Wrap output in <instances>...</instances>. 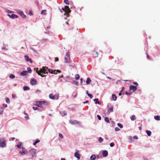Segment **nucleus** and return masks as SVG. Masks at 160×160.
Wrapping results in <instances>:
<instances>
[{"mask_svg":"<svg viewBox=\"0 0 160 160\" xmlns=\"http://www.w3.org/2000/svg\"><path fill=\"white\" fill-rule=\"evenodd\" d=\"M36 72L38 75H40L42 77H46V75H43L42 73L47 74L48 73V68L46 67H42L39 71H37Z\"/></svg>","mask_w":160,"mask_h":160,"instance_id":"obj_1","label":"nucleus"},{"mask_svg":"<svg viewBox=\"0 0 160 160\" xmlns=\"http://www.w3.org/2000/svg\"><path fill=\"white\" fill-rule=\"evenodd\" d=\"M62 10L65 12L64 14H66L67 17L69 16V13L71 12L69 7L67 6H65L64 8H62Z\"/></svg>","mask_w":160,"mask_h":160,"instance_id":"obj_2","label":"nucleus"},{"mask_svg":"<svg viewBox=\"0 0 160 160\" xmlns=\"http://www.w3.org/2000/svg\"><path fill=\"white\" fill-rule=\"evenodd\" d=\"M70 55L67 52L66 55H65V56L64 59L65 61L64 62H65L68 63L70 61V58L69 57Z\"/></svg>","mask_w":160,"mask_h":160,"instance_id":"obj_3","label":"nucleus"},{"mask_svg":"<svg viewBox=\"0 0 160 160\" xmlns=\"http://www.w3.org/2000/svg\"><path fill=\"white\" fill-rule=\"evenodd\" d=\"M5 142V141L4 138H0V146L2 147H5L6 145Z\"/></svg>","mask_w":160,"mask_h":160,"instance_id":"obj_4","label":"nucleus"},{"mask_svg":"<svg viewBox=\"0 0 160 160\" xmlns=\"http://www.w3.org/2000/svg\"><path fill=\"white\" fill-rule=\"evenodd\" d=\"M137 89V86H135L132 85H131L129 87L130 91H132V92H134L136 91Z\"/></svg>","mask_w":160,"mask_h":160,"instance_id":"obj_5","label":"nucleus"},{"mask_svg":"<svg viewBox=\"0 0 160 160\" xmlns=\"http://www.w3.org/2000/svg\"><path fill=\"white\" fill-rule=\"evenodd\" d=\"M69 122L72 125H74V124H79L80 122L76 120H70L69 121Z\"/></svg>","mask_w":160,"mask_h":160,"instance_id":"obj_6","label":"nucleus"},{"mask_svg":"<svg viewBox=\"0 0 160 160\" xmlns=\"http://www.w3.org/2000/svg\"><path fill=\"white\" fill-rule=\"evenodd\" d=\"M22 152H21V151H19V153L21 154H26L27 153V151L25 149L22 147Z\"/></svg>","mask_w":160,"mask_h":160,"instance_id":"obj_7","label":"nucleus"},{"mask_svg":"<svg viewBox=\"0 0 160 160\" xmlns=\"http://www.w3.org/2000/svg\"><path fill=\"white\" fill-rule=\"evenodd\" d=\"M24 58H25V60L27 62L29 61L30 63H32V61L31 58H29V57L28 55H25Z\"/></svg>","mask_w":160,"mask_h":160,"instance_id":"obj_8","label":"nucleus"},{"mask_svg":"<svg viewBox=\"0 0 160 160\" xmlns=\"http://www.w3.org/2000/svg\"><path fill=\"white\" fill-rule=\"evenodd\" d=\"M36 150L33 148L30 151V152L32 156H33L36 154Z\"/></svg>","mask_w":160,"mask_h":160,"instance_id":"obj_9","label":"nucleus"},{"mask_svg":"<svg viewBox=\"0 0 160 160\" xmlns=\"http://www.w3.org/2000/svg\"><path fill=\"white\" fill-rule=\"evenodd\" d=\"M30 83L32 85H33L37 83V82L34 79H32L30 81Z\"/></svg>","mask_w":160,"mask_h":160,"instance_id":"obj_10","label":"nucleus"},{"mask_svg":"<svg viewBox=\"0 0 160 160\" xmlns=\"http://www.w3.org/2000/svg\"><path fill=\"white\" fill-rule=\"evenodd\" d=\"M40 103H41V107H42V105H48V102H46L45 101H40Z\"/></svg>","mask_w":160,"mask_h":160,"instance_id":"obj_11","label":"nucleus"},{"mask_svg":"<svg viewBox=\"0 0 160 160\" xmlns=\"http://www.w3.org/2000/svg\"><path fill=\"white\" fill-rule=\"evenodd\" d=\"M8 15L10 18L12 19L16 18L18 17V16L14 14H12L11 15L8 14Z\"/></svg>","mask_w":160,"mask_h":160,"instance_id":"obj_12","label":"nucleus"},{"mask_svg":"<svg viewBox=\"0 0 160 160\" xmlns=\"http://www.w3.org/2000/svg\"><path fill=\"white\" fill-rule=\"evenodd\" d=\"M18 13L22 17L25 18L26 17V16L24 15L23 12L22 11L19 10L18 12Z\"/></svg>","mask_w":160,"mask_h":160,"instance_id":"obj_13","label":"nucleus"},{"mask_svg":"<svg viewBox=\"0 0 160 160\" xmlns=\"http://www.w3.org/2000/svg\"><path fill=\"white\" fill-rule=\"evenodd\" d=\"M35 103H34V104L36 106L39 107H41V103H40V101H37L36 102H35Z\"/></svg>","mask_w":160,"mask_h":160,"instance_id":"obj_14","label":"nucleus"},{"mask_svg":"<svg viewBox=\"0 0 160 160\" xmlns=\"http://www.w3.org/2000/svg\"><path fill=\"white\" fill-rule=\"evenodd\" d=\"M56 70H55L54 71L52 69H48V72H49L51 73H54V74H57V72H55Z\"/></svg>","mask_w":160,"mask_h":160,"instance_id":"obj_15","label":"nucleus"},{"mask_svg":"<svg viewBox=\"0 0 160 160\" xmlns=\"http://www.w3.org/2000/svg\"><path fill=\"white\" fill-rule=\"evenodd\" d=\"M102 155H103V156L104 157L107 156L108 155V151L106 150L102 152Z\"/></svg>","mask_w":160,"mask_h":160,"instance_id":"obj_16","label":"nucleus"},{"mask_svg":"<svg viewBox=\"0 0 160 160\" xmlns=\"http://www.w3.org/2000/svg\"><path fill=\"white\" fill-rule=\"evenodd\" d=\"M28 73V71H24L22 72L21 73V74L22 76H25Z\"/></svg>","mask_w":160,"mask_h":160,"instance_id":"obj_17","label":"nucleus"},{"mask_svg":"<svg viewBox=\"0 0 160 160\" xmlns=\"http://www.w3.org/2000/svg\"><path fill=\"white\" fill-rule=\"evenodd\" d=\"M75 156L78 159H80L79 154L78 152H75L74 154Z\"/></svg>","mask_w":160,"mask_h":160,"instance_id":"obj_18","label":"nucleus"},{"mask_svg":"<svg viewBox=\"0 0 160 160\" xmlns=\"http://www.w3.org/2000/svg\"><path fill=\"white\" fill-rule=\"evenodd\" d=\"M108 110H109V111H110L111 112H113V107L112 106L109 107L108 108Z\"/></svg>","mask_w":160,"mask_h":160,"instance_id":"obj_19","label":"nucleus"},{"mask_svg":"<svg viewBox=\"0 0 160 160\" xmlns=\"http://www.w3.org/2000/svg\"><path fill=\"white\" fill-rule=\"evenodd\" d=\"M112 99L114 101H115L116 100V99H117V97L115 95L112 94Z\"/></svg>","mask_w":160,"mask_h":160,"instance_id":"obj_20","label":"nucleus"},{"mask_svg":"<svg viewBox=\"0 0 160 160\" xmlns=\"http://www.w3.org/2000/svg\"><path fill=\"white\" fill-rule=\"evenodd\" d=\"M130 118L132 121H134L136 119V117L134 115H132L130 117Z\"/></svg>","mask_w":160,"mask_h":160,"instance_id":"obj_21","label":"nucleus"},{"mask_svg":"<svg viewBox=\"0 0 160 160\" xmlns=\"http://www.w3.org/2000/svg\"><path fill=\"white\" fill-rule=\"evenodd\" d=\"M49 97L50 99L54 100L55 99L54 96L52 94H50L49 95Z\"/></svg>","mask_w":160,"mask_h":160,"instance_id":"obj_22","label":"nucleus"},{"mask_svg":"<svg viewBox=\"0 0 160 160\" xmlns=\"http://www.w3.org/2000/svg\"><path fill=\"white\" fill-rule=\"evenodd\" d=\"M154 118L157 120L159 121L160 120V117L159 116H154Z\"/></svg>","mask_w":160,"mask_h":160,"instance_id":"obj_23","label":"nucleus"},{"mask_svg":"<svg viewBox=\"0 0 160 160\" xmlns=\"http://www.w3.org/2000/svg\"><path fill=\"white\" fill-rule=\"evenodd\" d=\"M96 158V156L95 155H92L90 158V159L91 160H94Z\"/></svg>","mask_w":160,"mask_h":160,"instance_id":"obj_24","label":"nucleus"},{"mask_svg":"<svg viewBox=\"0 0 160 160\" xmlns=\"http://www.w3.org/2000/svg\"><path fill=\"white\" fill-rule=\"evenodd\" d=\"M46 10H43L41 12V14L45 15L46 14Z\"/></svg>","mask_w":160,"mask_h":160,"instance_id":"obj_25","label":"nucleus"},{"mask_svg":"<svg viewBox=\"0 0 160 160\" xmlns=\"http://www.w3.org/2000/svg\"><path fill=\"white\" fill-rule=\"evenodd\" d=\"M23 88L25 91L29 90L30 89L27 86H24Z\"/></svg>","mask_w":160,"mask_h":160,"instance_id":"obj_26","label":"nucleus"},{"mask_svg":"<svg viewBox=\"0 0 160 160\" xmlns=\"http://www.w3.org/2000/svg\"><path fill=\"white\" fill-rule=\"evenodd\" d=\"M91 80L90 79L88 78H87V80L86 82L87 84H89L90 82H91Z\"/></svg>","mask_w":160,"mask_h":160,"instance_id":"obj_27","label":"nucleus"},{"mask_svg":"<svg viewBox=\"0 0 160 160\" xmlns=\"http://www.w3.org/2000/svg\"><path fill=\"white\" fill-rule=\"evenodd\" d=\"M105 122H107L108 123H109L110 122V121H109V118H108V117H106L105 118Z\"/></svg>","mask_w":160,"mask_h":160,"instance_id":"obj_28","label":"nucleus"},{"mask_svg":"<svg viewBox=\"0 0 160 160\" xmlns=\"http://www.w3.org/2000/svg\"><path fill=\"white\" fill-rule=\"evenodd\" d=\"M146 133L148 136H150L151 135V132L150 131L147 130L146 131Z\"/></svg>","mask_w":160,"mask_h":160,"instance_id":"obj_29","label":"nucleus"},{"mask_svg":"<svg viewBox=\"0 0 160 160\" xmlns=\"http://www.w3.org/2000/svg\"><path fill=\"white\" fill-rule=\"evenodd\" d=\"M80 78L79 75L78 74H76L75 76V78L76 80Z\"/></svg>","mask_w":160,"mask_h":160,"instance_id":"obj_30","label":"nucleus"},{"mask_svg":"<svg viewBox=\"0 0 160 160\" xmlns=\"http://www.w3.org/2000/svg\"><path fill=\"white\" fill-rule=\"evenodd\" d=\"M40 140H37L33 144V145H35L37 143L40 142Z\"/></svg>","mask_w":160,"mask_h":160,"instance_id":"obj_31","label":"nucleus"},{"mask_svg":"<svg viewBox=\"0 0 160 160\" xmlns=\"http://www.w3.org/2000/svg\"><path fill=\"white\" fill-rule=\"evenodd\" d=\"M6 102L7 103H9L10 102V100L8 98H7L6 99Z\"/></svg>","mask_w":160,"mask_h":160,"instance_id":"obj_32","label":"nucleus"},{"mask_svg":"<svg viewBox=\"0 0 160 160\" xmlns=\"http://www.w3.org/2000/svg\"><path fill=\"white\" fill-rule=\"evenodd\" d=\"M99 142L100 143L102 142L103 141V139L101 137H100L99 138H98V139Z\"/></svg>","mask_w":160,"mask_h":160,"instance_id":"obj_33","label":"nucleus"},{"mask_svg":"<svg viewBox=\"0 0 160 160\" xmlns=\"http://www.w3.org/2000/svg\"><path fill=\"white\" fill-rule=\"evenodd\" d=\"M15 76L12 74H11L9 76V78L12 79L14 78H15Z\"/></svg>","mask_w":160,"mask_h":160,"instance_id":"obj_34","label":"nucleus"},{"mask_svg":"<svg viewBox=\"0 0 160 160\" xmlns=\"http://www.w3.org/2000/svg\"><path fill=\"white\" fill-rule=\"evenodd\" d=\"M64 2L67 5H69V2L68 0H64Z\"/></svg>","mask_w":160,"mask_h":160,"instance_id":"obj_35","label":"nucleus"},{"mask_svg":"<svg viewBox=\"0 0 160 160\" xmlns=\"http://www.w3.org/2000/svg\"><path fill=\"white\" fill-rule=\"evenodd\" d=\"M27 70L29 73H31L32 70L30 67H28L27 68Z\"/></svg>","mask_w":160,"mask_h":160,"instance_id":"obj_36","label":"nucleus"},{"mask_svg":"<svg viewBox=\"0 0 160 160\" xmlns=\"http://www.w3.org/2000/svg\"><path fill=\"white\" fill-rule=\"evenodd\" d=\"M117 125L118 126H119L120 128H123V126L120 123H118L117 124Z\"/></svg>","mask_w":160,"mask_h":160,"instance_id":"obj_37","label":"nucleus"},{"mask_svg":"<svg viewBox=\"0 0 160 160\" xmlns=\"http://www.w3.org/2000/svg\"><path fill=\"white\" fill-rule=\"evenodd\" d=\"M73 83L74 84L76 85H78V82L77 81H73Z\"/></svg>","mask_w":160,"mask_h":160,"instance_id":"obj_38","label":"nucleus"},{"mask_svg":"<svg viewBox=\"0 0 160 160\" xmlns=\"http://www.w3.org/2000/svg\"><path fill=\"white\" fill-rule=\"evenodd\" d=\"M88 95L90 97V98H92V97H93V96L91 94H89V93H88Z\"/></svg>","mask_w":160,"mask_h":160,"instance_id":"obj_39","label":"nucleus"},{"mask_svg":"<svg viewBox=\"0 0 160 160\" xmlns=\"http://www.w3.org/2000/svg\"><path fill=\"white\" fill-rule=\"evenodd\" d=\"M125 93L126 95H130L131 94V92H130V93H129L127 91H126L125 92Z\"/></svg>","mask_w":160,"mask_h":160,"instance_id":"obj_40","label":"nucleus"},{"mask_svg":"<svg viewBox=\"0 0 160 160\" xmlns=\"http://www.w3.org/2000/svg\"><path fill=\"white\" fill-rule=\"evenodd\" d=\"M21 146L22 144H19L17 145V147L18 148H21Z\"/></svg>","mask_w":160,"mask_h":160,"instance_id":"obj_41","label":"nucleus"},{"mask_svg":"<svg viewBox=\"0 0 160 160\" xmlns=\"http://www.w3.org/2000/svg\"><path fill=\"white\" fill-rule=\"evenodd\" d=\"M97 116V117L98 118V120H100L101 119V117H100V115H98Z\"/></svg>","mask_w":160,"mask_h":160,"instance_id":"obj_42","label":"nucleus"},{"mask_svg":"<svg viewBox=\"0 0 160 160\" xmlns=\"http://www.w3.org/2000/svg\"><path fill=\"white\" fill-rule=\"evenodd\" d=\"M59 137L60 138H63V136L62 135V134L59 133Z\"/></svg>","mask_w":160,"mask_h":160,"instance_id":"obj_43","label":"nucleus"},{"mask_svg":"<svg viewBox=\"0 0 160 160\" xmlns=\"http://www.w3.org/2000/svg\"><path fill=\"white\" fill-rule=\"evenodd\" d=\"M115 130L116 131H119L120 130V129L118 127H116L115 128Z\"/></svg>","mask_w":160,"mask_h":160,"instance_id":"obj_44","label":"nucleus"},{"mask_svg":"<svg viewBox=\"0 0 160 160\" xmlns=\"http://www.w3.org/2000/svg\"><path fill=\"white\" fill-rule=\"evenodd\" d=\"M114 143L113 142H112V143H110V146L111 147H113L114 146Z\"/></svg>","mask_w":160,"mask_h":160,"instance_id":"obj_45","label":"nucleus"},{"mask_svg":"<svg viewBox=\"0 0 160 160\" xmlns=\"http://www.w3.org/2000/svg\"><path fill=\"white\" fill-rule=\"evenodd\" d=\"M28 14L30 16H32V11H29V13H28Z\"/></svg>","mask_w":160,"mask_h":160,"instance_id":"obj_46","label":"nucleus"},{"mask_svg":"<svg viewBox=\"0 0 160 160\" xmlns=\"http://www.w3.org/2000/svg\"><path fill=\"white\" fill-rule=\"evenodd\" d=\"M77 96V94L76 93L75 94V95H72V97L73 98H75Z\"/></svg>","mask_w":160,"mask_h":160,"instance_id":"obj_47","label":"nucleus"},{"mask_svg":"<svg viewBox=\"0 0 160 160\" xmlns=\"http://www.w3.org/2000/svg\"><path fill=\"white\" fill-rule=\"evenodd\" d=\"M94 52H95V54H96V57H97L98 56V53L97 52H96L95 51H94Z\"/></svg>","mask_w":160,"mask_h":160,"instance_id":"obj_48","label":"nucleus"},{"mask_svg":"<svg viewBox=\"0 0 160 160\" xmlns=\"http://www.w3.org/2000/svg\"><path fill=\"white\" fill-rule=\"evenodd\" d=\"M58 61V58L56 57L55 58V60L54 61L55 62Z\"/></svg>","mask_w":160,"mask_h":160,"instance_id":"obj_49","label":"nucleus"},{"mask_svg":"<svg viewBox=\"0 0 160 160\" xmlns=\"http://www.w3.org/2000/svg\"><path fill=\"white\" fill-rule=\"evenodd\" d=\"M32 108L34 110H36L38 109V108L37 107H33Z\"/></svg>","mask_w":160,"mask_h":160,"instance_id":"obj_50","label":"nucleus"},{"mask_svg":"<svg viewBox=\"0 0 160 160\" xmlns=\"http://www.w3.org/2000/svg\"><path fill=\"white\" fill-rule=\"evenodd\" d=\"M133 83L134 85H136V86H137V87L138 85V84L137 82H133Z\"/></svg>","mask_w":160,"mask_h":160,"instance_id":"obj_51","label":"nucleus"},{"mask_svg":"<svg viewBox=\"0 0 160 160\" xmlns=\"http://www.w3.org/2000/svg\"><path fill=\"white\" fill-rule=\"evenodd\" d=\"M57 72H58V73H61V71L60 70H57L56 72L55 71V72H57Z\"/></svg>","mask_w":160,"mask_h":160,"instance_id":"obj_52","label":"nucleus"},{"mask_svg":"<svg viewBox=\"0 0 160 160\" xmlns=\"http://www.w3.org/2000/svg\"><path fill=\"white\" fill-rule=\"evenodd\" d=\"M133 138L134 139H138V137L137 136H134Z\"/></svg>","mask_w":160,"mask_h":160,"instance_id":"obj_53","label":"nucleus"},{"mask_svg":"<svg viewBox=\"0 0 160 160\" xmlns=\"http://www.w3.org/2000/svg\"><path fill=\"white\" fill-rule=\"evenodd\" d=\"M83 79L81 78L80 79V83L82 84V83Z\"/></svg>","mask_w":160,"mask_h":160,"instance_id":"obj_54","label":"nucleus"},{"mask_svg":"<svg viewBox=\"0 0 160 160\" xmlns=\"http://www.w3.org/2000/svg\"><path fill=\"white\" fill-rule=\"evenodd\" d=\"M35 3H36L37 5H38V1L37 0H36V1H35Z\"/></svg>","mask_w":160,"mask_h":160,"instance_id":"obj_55","label":"nucleus"},{"mask_svg":"<svg viewBox=\"0 0 160 160\" xmlns=\"http://www.w3.org/2000/svg\"><path fill=\"white\" fill-rule=\"evenodd\" d=\"M25 118L27 119V120H28L29 119V117L28 116H26V117H25Z\"/></svg>","mask_w":160,"mask_h":160,"instance_id":"obj_56","label":"nucleus"},{"mask_svg":"<svg viewBox=\"0 0 160 160\" xmlns=\"http://www.w3.org/2000/svg\"><path fill=\"white\" fill-rule=\"evenodd\" d=\"M41 91L40 90H36V92H40Z\"/></svg>","mask_w":160,"mask_h":160,"instance_id":"obj_57","label":"nucleus"},{"mask_svg":"<svg viewBox=\"0 0 160 160\" xmlns=\"http://www.w3.org/2000/svg\"><path fill=\"white\" fill-rule=\"evenodd\" d=\"M15 139V138H14L13 137V138H11L10 139V140H11V139H12V140H14Z\"/></svg>","mask_w":160,"mask_h":160,"instance_id":"obj_58","label":"nucleus"},{"mask_svg":"<svg viewBox=\"0 0 160 160\" xmlns=\"http://www.w3.org/2000/svg\"><path fill=\"white\" fill-rule=\"evenodd\" d=\"M12 98H14L15 97V95H14L13 94H12Z\"/></svg>","mask_w":160,"mask_h":160,"instance_id":"obj_59","label":"nucleus"},{"mask_svg":"<svg viewBox=\"0 0 160 160\" xmlns=\"http://www.w3.org/2000/svg\"><path fill=\"white\" fill-rule=\"evenodd\" d=\"M62 113L64 115H67V113H65V111H64V112H63V113Z\"/></svg>","mask_w":160,"mask_h":160,"instance_id":"obj_60","label":"nucleus"},{"mask_svg":"<svg viewBox=\"0 0 160 160\" xmlns=\"http://www.w3.org/2000/svg\"><path fill=\"white\" fill-rule=\"evenodd\" d=\"M95 103L96 104H97V103L98 104H100V102L99 101H98L97 102H95Z\"/></svg>","mask_w":160,"mask_h":160,"instance_id":"obj_61","label":"nucleus"},{"mask_svg":"<svg viewBox=\"0 0 160 160\" xmlns=\"http://www.w3.org/2000/svg\"><path fill=\"white\" fill-rule=\"evenodd\" d=\"M147 58H148V59L150 58V56L148 54H147Z\"/></svg>","mask_w":160,"mask_h":160,"instance_id":"obj_62","label":"nucleus"},{"mask_svg":"<svg viewBox=\"0 0 160 160\" xmlns=\"http://www.w3.org/2000/svg\"><path fill=\"white\" fill-rule=\"evenodd\" d=\"M98 100V99H94L93 101H96Z\"/></svg>","mask_w":160,"mask_h":160,"instance_id":"obj_63","label":"nucleus"},{"mask_svg":"<svg viewBox=\"0 0 160 160\" xmlns=\"http://www.w3.org/2000/svg\"><path fill=\"white\" fill-rule=\"evenodd\" d=\"M3 106H4L5 108L7 107V104L4 105V104H3Z\"/></svg>","mask_w":160,"mask_h":160,"instance_id":"obj_64","label":"nucleus"}]
</instances>
